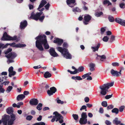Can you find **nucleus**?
<instances>
[{"mask_svg": "<svg viewBox=\"0 0 125 125\" xmlns=\"http://www.w3.org/2000/svg\"><path fill=\"white\" fill-rule=\"evenodd\" d=\"M112 65L114 66H118L119 65V63L117 62H114L112 63Z\"/></svg>", "mask_w": 125, "mask_h": 125, "instance_id": "52", "label": "nucleus"}, {"mask_svg": "<svg viewBox=\"0 0 125 125\" xmlns=\"http://www.w3.org/2000/svg\"><path fill=\"white\" fill-rule=\"evenodd\" d=\"M63 46L64 47L67 48L68 46V45L66 43L64 42L63 44Z\"/></svg>", "mask_w": 125, "mask_h": 125, "instance_id": "62", "label": "nucleus"}, {"mask_svg": "<svg viewBox=\"0 0 125 125\" xmlns=\"http://www.w3.org/2000/svg\"><path fill=\"white\" fill-rule=\"evenodd\" d=\"M84 69V68L83 66H80L77 69L79 72H83Z\"/></svg>", "mask_w": 125, "mask_h": 125, "instance_id": "35", "label": "nucleus"}, {"mask_svg": "<svg viewBox=\"0 0 125 125\" xmlns=\"http://www.w3.org/2000/svg\"><path fill=\"white\" fill-rule=\"evenodd\" d=\"M72 79H73L76 80H82V79L80 76H73L72 77Z\"/></svg>", "mask_w": 125, "mask_h": 125, "instance_id": "28", "label": "nucleus"}, {"mask_svg": "<svg viewBox=\"0 0 125 125\" xmlns=\"http://www.w3.org/2000/svg\"><path fill=\"white\" fill-rule=\"evenodd\" d=\"M56 49L58 51L61 53L64 58L66 59L72 58V56L67 49L60 47H57Z\"/></svg>", "mask_w": 125, "mask_h": 125, "instance_id": "4", "label": "nucleus"}, {"mask_svg": "<svg viewBox=\"0 0 125 125\" xmlns=\"http://www.w3.org/2000/svg\"><path fill=\"white\" fill-rule=\"evenodd\" d=\"M57 102L59 104H63V102L62 101L60 100H57Z\"/></svg>", "mask_w": 125, "mask_h": 125, "instance_id": "58", "label": "nucleus"}, {"mask_svg": "<svg viewBox=\"0 0 125 125\" xmlns=\"http://www.w3.org/2000/svg\"><path fill=\"white\" fill-rule=\"evenodd\" d=\"M91 74V73H88L83 75L82 76V77L83 79H84L86 77H88V76L90 75Z\"/></svg>", "mask_w": 125, "mask_h": 125, "instance_id": "36", "label": "nucleus"}, {"mask_svg": "<svg viewBox=\"0 0 125 125\" xmlns=\"http://www.w3.org/2000/svg\"><path fill=\"white\" fill-rule=\"evenodd\" d=\"M16 119V115L13 114H11L10 116L9 115L6 116L4 118L2 119L3 124L4 125H12L14 121Z\"/></svg>", "mask_w": 125, "mask_h": 125, "instance_id": "2", "label": "nucleus"}, {"mask_svg": "<svg viewBox=\"0 0 125 125\" xmlns=\"http://www.w3.org/2000/svg\"><path fill=\"white\" fill-rule=\"evenodd\" d=\"M91 16L88 15H86L84 17V21H83L84 24L87 25L88 24L89 22L91 19Z\"/></svg>", "mask_w": 125, "mask_h": 125, "instance_id": "12", "label": "nucleus"}, {"mask_svg": "<svg viewBox=\"0 0 125 125\" xmlns=\"http://www.w3.org/2000/svg\"><path fill=\"white\" fill-rule=\"evenodd\" d=\"M10 45L12 47H22L26 46L25 44H16L15 43H7L6 45H4V44L0 43V48H2V49L6 48L8 45Z\"/></svg>", "mask_w": 125, "mask_h": 125, "instance_id": "7", "label": "nucleus"}, {"mask_svg": "<svg viewBox=\"0 0 125 125\" xmlns=\"http://www.w3.org/2000/svg\"><path fill=\"white\" fill-rule=\"evenodd\" d=\"M89 99L88 97H86L84 98V101L86 103H88L89 101Z\"/></svg>", "mask_w": 125, "mask_h": 125, "instance_id": "54", "label": "nucleus"}, {"mask_svg": "<svg viewBox=\"0 0 125 125\" xmlns=\"http://www.w3.org/2000/svg\"><path fill=\"white\" fill-rule=\"evenodd\" d=\"M121 25L123 26H125V20H123Z\"/></svg>", "mask_w": 125, "mask_h": 125, "instance_id": "55", "label": "nucleus"}, {"mask_svg": "<svg viewBox=\"0 0 125 125\" xmlns=\"http://www.w3.org/2000/svg\"><path fill=\"white\" fill-rule=\"evenodd\" d=\"M51 76V74L48 72H46L44 74V76L46 78L50 77Z\"/></svg>", "mask_w": 125, "mask_h": 125, "instance_id": "27", "label": "nucleus"}, {"mask_svg": "<svg viewBox=\"0 0 125 125\" xmlns=\"http://www.w3.org/2000/svg\"><path fill=\"white\" fill-rule=\"evenodd\" d=\"M33 117L31 115H28L27 116L26 119L27 120H30Z\"/></svg>", "mask_w": 125, "mask_h": 125, "instance_id": "46", "label": "nucleus"}, {"mask_svg": "<svg viewBox=\"0 0 125 125\" xmlns=\"http://www.w3.org/2000/svg\"><path fill=\"white\" fill-rule=\"evenodd\" d=\"M13 87L11 86H9L7 88L6 92L7 93H9L12 89Z\"/></svg>", "mask_w": 125, "mask_h": 125, "instance_id": "33", "label": "nucleus"}, {"mask_svg": "<svg viewBox=\"0 0 125 125\" xmlns=\"http://www.w3.org/2000/svg\"><path fill=\"white\" fill-rule=\"evenodd\" d=\"M114 107L112 105H111L108 106L107 107V109L109 110L113 108Z\"/></svg>", "mask_w": 125, "mask_h": 125, "instance_id": "51", "label": "nucleus"}, {"mask_svg": "<svg viewBox=\"0 0 125 125\" xmlns=\"http://www.w3.org/2000/svg\"><path fill=\"white\" fill-rule=\"evenodd\" d=\"M99 112L101 113H103L104 110L103 108H100L99 111Z\"/></svg>", "mask_w": 125, "mask_h": 125, "instance_id": "63", "label": "nucleus"}, {"mask_svg": "<svg viewBox=\"0 0 125 125\" xmlns=\"http://www.w3.org/2000/svg\"><path fill=\"white\" fill-rule=\"evenodd\" d=\"M63 41L62 39H60L58 38L56 39L53 42L54 43H57L58 45H61Z\"/></svg>", "mask_w": 125, "mask_h": 125, "instance_id": "17", "label": "nucleus"}, {"mask_svg": "<svg viewBox=\"0 0 125 125\" xmlns=\"http://www.w3.org/2000/svg\"><path fill=\"white\" fill-rule=\"evenodd\" d=\"M114 83H107L100 86L99 88L101 90L100 94L101 95H104L106 94L107 91L110 87L114 85Z\"/></svg>", "mask_w": 125, "mask_h": 125, "instance_id": "5", "label": "nucleus"}, {"mask_svg": "<svg viewBox=\"0 0 125 125\" xmlns=\"http://www.w3.org/2000/svg\"><path fill=\"white\" fill-rule=\"evenodd\" d=\"M29 7L30 10L32 9L33 8V6L32 5L29 4Z\"/></svg>", "mask_w": 125, "mask_h": 125, "instance_id": "61", "label": "nucleus"}, {"mask_svg": "<svg viewBox=\"0 0 125 125\" xmlns=\"http://www.w3.org/2000/svg\"><path fill=\"white\" fill-rule=\"evenodd\" d=\"M109 38V36H105L104 37L103 39V40L104 42H107L108 41Z\"/></svg>", "mask_w": 125, "mask_h": 125, "instance_id": "34", "label": "nucleus"}, {"mask_svg": "<svg viewBox=\"0 0 125 125\" xmlns=\"http://www.w3.org/2000/svg\"><path fill=\"white\" fill-rule=\"evenodd\" d=\"M42 104L41 103H39L37 107V109L40 110L42 109Z\"/></svg>", "mask_w": 125, "mask_h": 125, "instance_id": "37", "label": "nucleus"}, {"mask_svg": "<svg viewBox=\"0 0 125 125\" xmlns=\"http://www.w3.org/2000/svg\"><path fill=\"white\" fill-rule=\"evenodd\" d=\"M73 116L74 119L75 120H77L78 119V115L76 114L73 115Z\"/></svg>", "mask_w": 125, "mask_h": 125, "instance_id": "47", "label": "nucleus"}, {"mask_svg": "<svg viewBox=\"0 0 125 125\" xmlns=\"http://www.w3.org/2000/svg\"><path fill=\"white\" fill-rule=\"evenodd\" d=\"M27 22L26 21H25L23 22H22L21 23L20 25V28L21 29H24L25 27L27 25Z\"/></svg>", "mask_w": 125, "mask_h": 125, "instance_id": "18", "label": "nucleus"}, {"mask_svg": "<svg viewBox=\"0 0 125 125\" xmlns=\"http://www.w3.org/2000/svg\"><path fill=\"white\" fill-rule=\"evenodd\" d=\"M120 7L121 8L124 9L125 8V4L124 3H122L120 4Z\"/></svg>", "mask_w": 125, "mask_h": 125, "instance_id": "44", "label": "nucleus"}, {"mask_svg": "<svg viewBox=\"0 0 125 125\" xmlns=\"http://www.w3.org/2000/svg\"><path fill=\"white\" fill-rule=\"evenodd\" d=\"M102 105L104 107H106L107 106V102L104 101L102 103Z\"/></svg>", "mask_w": 125, "mask_h": 125, "instance_id": "41", "label": "nucleus"}, {"mask_svg": "<svg viewBox=\"0 0 125 125\" xmlns=\"http://www.w3.org/2000/svg\"><path fill=\"white\" fill-rule=\"evenodd\" d=\"M87 107L89 108H91L92 106V104H86Z\"/></svg>", "mask_w": 125, "mask_h": 125, "instance_id": "59", "label": "nucleus"}, {"mask_svg": "<svg viewBox=\"0 0 125 125\" xmlns=\"http://www.w3.org/2000/svg\"><path fill=\"white\" fill-rule=\"evenodd\" d=\"M56 91V89L54 87H52L50 88V90H48L47 91V93L49 96H51Z\"/></svg>", "mask_w": 125, "mask_h": 125, "instance_id": "14", "label": "nucleus"}, {"mask_svg": "<svg viewBox=\"0 0 125 125\" xmlns=\"http://www.w3.org/2000/svg\"><path fill=\"white\" fill-rule=\"evenodd\" d=\"M73 12H80L81 11V10L78 8L76 7L75 8H74L73 9Z\"/></svg>", "mask_w": 125, "mask_h": 125, "instance_id": "40", "label": "nucleus"}, {"mask_svg": "<svg viewBox=\"0 0 125 125\" xmlns=\"http://www.w3.org/2000/svg\"><path fill=\"white\" fill-rule=\"evenodd\" d=\"M100 46V44H98L95 47H92L91 48L92 49L93 52H95L96 51H97L98 50V49Z\"/></svg>", "mask_w": 125, "mask_h": 125, "instance_id": "26", "label": "nucleus"}, {"mask_svg": "<svg viewBox=\"0 0 125 125\" xmlns=\"http://www.w3.org/2000/svg\"><path fill=\"white\" fill-rule=\"evenodd\" d=\"M125 106H121L119 108V111L120 112H122L123 111Z\"/></svg>", "mask_w": 125, "mask_h": 125, "instance_id": "45", "label": "nucleus"}, {"mask_svg": "<svg viewBox=\"0 0 125 125\" xmlns=\"http://www.w3.org/2000/svg\"><path fill=\"white\" fill-rule=\"evenodd\" d=\"M1 40L3 41L16 40V42H18L19 41L20 38L19 37H18L16 36L13 37H11L8 35L6 32H5Z\"/></svg>", "mask_w": 125, "mask_h": 125, "instance_id": "6", "label": "nucleus"}, {"mask_svg": "<svg viewBox=\"0 0 125 125\" xmlns=\"http://www.w3.org/2000/svg\"><path fill=\"white\" fill-rule=\"evenodd\" d=\"M105 123L107 125H111V123L110 121L106 120L105 121Z\"/></svg>", "mask_w": 125, "mask_h": 125, "instance_id": "49", "label": "nucleus"}, {"mask_svg": "<svg viewBox=\"0 0 125 125\" xmlns=\"http://www.w3.org/2000/svg\"><path fill=\"white\" fill-rule=\"evenodd\" d=\"M112 94L111 95H108L105 97V98L106 99H108L111 98L112 97Z\"/></svg>", "mask_w": 125, "mask_h": 125, "instance_id": "48", "label": "nucleus"}, {"mask_svg": "<svg viewBox=\"0 0 125 125\" xmlns=\"http://www.w3.org/2000/svg\"><path fill=\"white\" fill-rule=\"evenodd\" d=\"M81 117L80 118L79 122L81 124H85L87 123V115L86 113L83 112L81 115Z\"/></svg>", "mask_w": 125, "mask_h": 125, "instance_id": "9", "label": "nucleus"}, {"mask_svg": "<svg viewBox=\"0 0 125 125\" xmlns=\"http://www.w3.org/2000/svg\"><path fill=\"white\" fill-rule=\"evenodd\" d=\"M50 6V4L49 3H48L46 5H45L44 7L45 9L46 10H48Z\"/></svg>", "mask_w": 125, "mask_h": 125, "instance_id": "53", "label": "nucleus"}, {"mask_svg": "<svg viewBox=\"0 0 125 125\" xmlns=\"http://www.w3.org/2000/svg\"><path fill=\"white\" fill-rule=\"evenodd\" d=\"M113 123L115 124L116 125H118L119 124L121 123V121L118 120V118L117 117H116L114 120L113 122Z\"/></svg>", "mask_w": 125, "mask_h": 125, "instance_id": "23", "label": "nucleus"}, {"mask_svg": "<svg viewBox=\"0 0 125 125\" xmlns=\"http://www.w3.org/2000/svg\"><path fill=\"white\" fill-rule=\"evenodd\" d=\"M75 0H67L66 2L67 4L71 7H73V6H71L70 5L73 4L75 2Z\"/></svg>", "mask_w": 125, "mask_h": 125, "instance_id": "21", "label": "nucleus"}, {"mask_svg": "<svg viewBox=\"0 0 125 125\" xmlns=\"http://www.w3.org/2000/svg\"><path fill=\"white\" fill-rule=\"evenodd\" d=\"M103 4L104 5H106L108 4V5L109 6L111 5V3L108 0H105L103 2Z\"/></svg>", "mask_w": 125, "mask_h": 125, "instance_id": "30", "label": "nucleus"}, {"mask_svg": "<svg viewBox=\"0 0 125 125\" xmlns=\"http://www.w3.org/2000/svg\"><path fill=\"white\" fill-rule=\"evenodd\" d=\"M95 66V65L93 63H91L89 64L90 67V70L91 71H93L94 70V67Z\"/></svg>", "mask_w": 125, "mask_h": 125, "instance_id": "24", "label": "nucleus"}, {"mask_svg": "<svg viewBox=\"0 0 125 125\" xmlns=\"http://www.w3.org/2000/svg\"><path fill=\"white\" fill-rule=\"evenodd\" d=\"M49 53L52 56L54 57H57L58 56V54L55 52L54 49L53 48H51L50 49Z\"/></svg>", "mask_w": 125, "mask_h": 125, "instance_id": "13", "label": "nucleus"}, {"mask_svg": "<svg viewBox=\"0 0 125 125\" xmlns=\"http://www.w3.org/2000/svg\"><path fill=\"white\" fill-rule=\"evenodd\" d=\"M47 2L45 0H42L41 3L40 4L38 8V10L43 7L45 4L47 3Z\"/></svg>", "mask_w": 125, "mask_h": 125, "instance_id": "19", "label": "nucleus"}, {"mask_svg": "<svg viewBox=\"0 0 125 125\" xmlns=\"http://www.w3.org/2000/svg\"><path fill=\"white\" fill-rule=\"evenodd\" d=\"M86 106L85 105H83V106L80 109V110L81 111L83 109H86Z\"/></svg>", "mask_w": 125, "mask_h": 125, "instance_id": "56", "label": "nucleus"}, {"mask_svg": "<svg viewBox=\"0 0 125 125\" xmlns=\"http://www.w3.org/2000/svg\"><path fill=\"white\" fill-rule=\"evenodd\" d=\"M121 70L118 72L116 71H115L113 69H112L111 71V73L112 75L116 77H119L121 75Z\"/></svg>", "mask_w": 125, "mask_h": 125, "instance_id": "11", "label": "nucleus"}, {"mask_svg": "<svg viewBox=\"0 0 125 125\" xmlns=\"http://www.w3.org/2000/svg\"><path fill=\"white\" fill-rule=\"evenodd\" d=\"M37 123L38 125H45V123L43 122Z\"/></svg>", "mask_w": 125, "mask_h": 125, "instance_id": "64", "label": "nucleus"}, {"mask_svg": "<svg viewBox=\"0 0 125 125\" xmlns=\"http://www.w3.org/2000/svg\"><path fill=\"white\" fill-rule=\"evenodd\" d=\"M112 112L113 113H115L116 114H117L119 112L118 109L116 108H115L113 109Z\"/></svg>", "mask_w": 125, "mask_h": 125, "instance_id": "32", "label": "nucleus"}, {"mask_svg": "<svg viewBox=\"0 0 125 125\" xmlns=\"http://www.w3.org/2000/svg\"><path fill=\"white\" fill-rule=\"evenodd\" d=\"M115 40V37L113 35H112L111 36L110 39V41L111 42H113Z\"/></svg>", "mask_w": 125, "mask_h": 125, "instance_id": "38", "label": "nucleus"}, {"mask_svg": "<svg viewBox=\"0 0 125 125\" xmlns=\"http://www.w3.org/2000/svg\"><path fill=\"white\" fill-rule=\"evenodd\" d=\"M106 58L105 56L104 55L102 56L97 55L96 58L101 61H103L106 59Z\"/></svg>", "mask_w": 125, "mask_h": 125, "instance_id": "22", "label": "nucleus"}, {"mask_svg": "<svg viewBox=\"0 0 125 125\" xmlns=\"http://www.w3.org/2000/svg\"><path fill=\"white\" fill-rule=\"evenodd\" d=\"M5 91L4 89L3 88V86L0 85V93H4Z\"/></svg>", "mask_w": 125, "mask_h": 125, "instance_id": "39", "label": "nucleus"}, {"mask_svg": "<svg viewBox=\"0 0 125 125\" xmlns=\"http://www.w3.org/2000/svg\"><path fill=\"white\" fill-rule=\"evenodd\" d=\"M53 118L51 120L52 122H54L55 120L56 122H57L61 119L63 118L62 115L58 113L57 112H55L53 113Z\"/></svg>", "mask_w": 125, "mask_h": 125, "instance_id": "10", "label": "nucleus"}, {"mask_svg": "<svg viewBox=\"0 0 125 125\" xmlns=\"http://www.w3.org/2000/svg\"><path fill=\"white\" fill-rule=\"evenodd\" d=\"M29 103L31 105H36L38 103V101L37 99L34 98L30 100Z\"/></svg>", "mask_w": 125, "mask_h": 125, "instance_id": "16", "label": "nucleus"}, {"mask_svg": "<svg viewBox=\"0 0 125 125\" xmlns=\"http://www.w3.org/2000/svg\"><path fill=\"white\" fill-rule=\"evenodd\" d=\"M29 92L28 91H25L23 92L24 95H27L29 94Z\"/></svg>", "mask_w": 125, "mask_h": 125, "instance_id": "57", "label": "nucleus"}, {"mask_svg": "<svg viewBox=\"0 0 125 125\" xmlns=\"http://www.w3.org/2000/svg\"><path fill=\"white\" fill-rule=\"evenodd\" d=\"M106 34L108 35H110L112 34L111 32L109 31H108L106 32Z\"/></svg>", "mask_w": 125, "mask_h": 125, "instance_id": "60", "label": "nucleus"}, {"mask_svg": "<svg viewBox=\"0 0 125 125\" xmlns=\"http://www.w3.org/2000/svg\"><path fill=\"white\" fill-rule=\"evenodd\" d=\"M37 40L36 42V46L40 51L43 50V48L42 45L43 44L44 48L46 49H48L49 47L46 39V36L45 35H39L35 38Z\"/></svg>", "mask_w": 125, "mask_h": 125, "instance_id": "1", "label": "nucleus"}, {"mask_svg": "<svg viewBox=\"0 0 125 125\" xmlns=\"http://www.w3.org/2000/svg\"><path fill=\"white\" fill-rule=\"evenodd\" d=\"M67 71L68 72L70 73L71 74H75L79 73L77 69H75L74 71H72L69 70H67Z\"/></svg>", "mask_w": 125, "mask_h": 125, "instance_id": "29", "label": "nucleus"}, {"mask_svg": "<svg viewBox=\"0 0 125 125\" xmlns=\"http://www.w3.org/2000/svg\"><path fill=\"white\" fill-rule=\"evenodd\" d=\"M108 19L109 21L110 22H113L114 21V19L112 16H109L108 17Z\"/></svg>", "mask_w": 125, "mask_h": 125, "instance_id": "42", "label": "nucleus"}, {"mask_svg": "<svg viewBox=\"0 0 125 125\" xmlns=\"http://www.w3.org/2000/svg\"><path fill=\"white\" fill-rule=\"evenodd\" d=\"M13 67L11 66L9 69L8 71L9 72V76L10 77H11V76L14 75L16 72L15 71H13Z\"/></svg>", "mask_w": 125, "mask_h": 125, "instance_id": "15", "label": "nucleus"}, {"mask_svg": "<svg viewBox=\"0 0 125 125\" xmlns=\"http://www.w3.org/2000/svg\"><path fill=\"white\" fill-rule=\"evenodd\" d=\"M123 20L119 18H116L115 19V21L117 23L121 24Z\"/></svg>", "mask_w": 125, "mask_h": 125, "instance_id": "31", "label": "nucleus"}, {"mask_svg": "<svg viewBox=\"0 0 125 125\" xmlns=\"http://www.w3.org/2000/svg\"><path fill=\"white\" fill-rule=\"evenodd\" d=\"M103 14L102 12H97L95 14V16L97 17H99Z\"/></svg>", "mask_w": 125, "mask_h": 125, "instance_id": "43", "label": "nucleus"}, {"mask_svg": "<svg viewBox=\"0 0 125 125\" xmlns=\"http://www.w3.org/2000/svg\"><path fill=\"white\" fill-rule=\"evenodd\" d=\"M25 97V96L23 94H21L18 95L17 97V100L19 101L23 100Z\"/></svg>", "mask_w": 125, "mask_h": 125, "instance_id": "20", "label": "nucleus"}, {"mask_svg": "<svg viewBox=\"0 0 125 125\" xmlns=\"http://www.w3.org/2000/svg\"><path fill=\"white\" fill-rule=\"evenodd\" d=\"M11 51L12 49L9 48L5 52V54H6L5 56L8 59L7 61V62L8 64L13 62L14 61L13 59L16 56V54L14 52H11L7 54Z\"/></svg>", "mask_w": 125, "mask_h": 125, "instance_id": "3", "label": "nucleus"}, {"mask_svg": "<svg viewBox=\"0 0 125 125\" xmlns=\"http://www.w3.org/2000/svg\"><path fill=\"white\" fill-rule=\"evenodd\" d=\"M105 30V28H102L101 29V34H103Z\"/></svg>", "mask_w": 125, "mask_h": 125, "instance_id": "50", "label": "nucleus"}, {"mask_svg": "<svg viewBox=\"0 0 125 125\" xmlns=\"http://www.w3.org/2000/svg\"><path fill=\"white\" fill-rule=\"evenodd\" d=\"M6 111L8 114H11L13 112V110L12 107H9L7 109Z\"/></svg>", "mask_w": 125, "mask_h": 125, "instance_id": "25", "label": "nucleus"}, {"mask_svg": "<svg viewBox=\"0 0 125 125\" xmlns=\"http://www.w3.org/2000/svg\"><path fill=\"white\" fill-rule=\"evenodd\" d=\"M42 13V12H37L35 15L34 13V12H32L31 14V15L30 17V18H32L33 19L36 20H38L39 19L40 21H42L44 18L45 16H43L39 18Z\"/></svg>", "mask_w": 125, "mask_h": 125, "instance_id": "8", "label": "nucleus"}]
</instances>
